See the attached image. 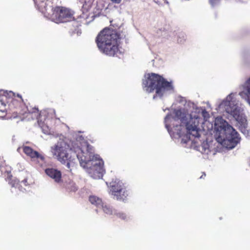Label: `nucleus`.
I'll list each match as a JSON object with an SVG mask.
<instances>
[{
    "instance_id": "nucleus-5",
    "label": "nucleus",
    "mask_w": 250,
    "mask_h": 250,
    "mask_svg": "<svg viewBox=\"0 0 250 250\" xmlns=\"http://www.w3.org/2000/svg\"><path fill=\"white\" fill-rule=\"evenodd\" d=\"M234 96L233 93L229 94L219 104L218 108L219 109L225 110L228 114V118L235 121L241 132L245 134L247 133V119L242 108Z\"/></svg>"
},
{
    "instance_id": "nucleus-14",
    "label": "nucleus",
    "mask_w": 250,
    "mask_h": 250,
    "mask_svg": "<svg viewBox=\"0 0 250 250\" xmlns=\"http://www.w3.org/2000/svg\"><path fill=\"white\" fill-rule=\"evenodd\" d=\"M244 89L246 92L247 101L250 105V77L245 83Z\"/></svg>"
},
{
    "instance_id": "nucleus-3",
    "label": "nucleus",
    "mask_w": 250,
    "mask_h": 250,
    "mask_svg": "<svg viewBox=\"0 0 250 250\" xmlns=\"http://www.w3.org/2000/svg\"><path fill=\"white\" fill-rule=\"evenodd\" d=\"M211 128L216 141L226 148L232 149L239 142L238 132L222 117L215 119Z\"/></svg>"
},
{
    "instance_id": "nucleus-2",
    "label": "nucleus",
    "mask_w": 250,
    "mask_h": 250,
    "mask_svg": "<svg viewBox=\"0 0 250 250\" xmlns=\"http://www.w3.org/2000/svg\"><path fill=\"white\" fill-rule=\"evenodd\" d=\"M53 157L61 164L65 165L71 172L78 166L88 169L91 176L94 179L103 177L104 169V162L99 156L94 154L93 147L86 144V151L81 147L78 143H74L71 146L63 140H60L50 148Z\"/></svg>"
},
{
    "instance_id": "nucleus-10",
    "label": "nucleus",
    "mask_w": 250,
    "mask_h": 250,
    "mask_svg": "<svg viewBox=\"0 0 250 250\" xmlns=\"http://www.w3.org/2000/svg\"><path fill=\"white\" fill-rule=\"evenodd\" d=\"M121 38L120 34L110 27V56L121 58L124 53V49L119 47Z\"/></svg>"
},
{
    "instance_id": "nucleus-1",
    "label": "nucleus",
    "mask_w": 250,
    "mask_h": 250,
    "mask_svg": "<svg viewBox=\"0 0 250 250\" xmlns=\"http://www.w3.org/2000/svg\"><path fill=\"white\" fill-rule=\"evenodd\" d=\"M177 101L183 107L174 109V115L168 113L164 120L165 127L171 138L181 139V143L186 145V146L208 154L213 149L211 146L212 142H208L199 127L209 117L208 113L182 96H178Z\"/></svg>"
},
{
    "instance_id": "nucleus-15",
    "label": "nucleus",
    "mask_w": 250,
    "mask_h": 250,
    "mask_svg": "<svg viewBox=\"0 0 250 250\" xmlns=\"http://www.w3.org/2000/svg\"><path fill=\"white\" fill-rule=\"evenodd\" d=\"M7 180L9 184L13 187H16L19 184V181L16 179H13L12 175H9L7 177Z\"/></svg>"
},
{
    "instance_id": "nucleus-24",
    "label": "nucleus",
    "mask_w": 250,
    "mask_h": 250,
    "mask_svg": "<svg viewBox=\"0 0 250 250\" xmlns=\"http://www.w3.org/2000/svg\"><path fill=\"white\" fill-rule=\"evenodd\" d=\"M42 130H43V132H44V133H45V134H47V133H48V128H47V129H42Z\"/></svg>"
},
{
    "instance_id": "nucleus-7",
    "label": "nucleus",
    "mask_w": 250,
    "mask_h": 250,
    "mask_svg": "<svg viewBox=\"0 0 250 250\" xmlns=\"http://www.w3.org/2000/svg\"><path fill=\"white\" fill-rule=\"evenodd\" d=\"M4 96L6 97L7 95L9 96L8 98V101L7 103H9V106L11 110H16L14 112L17 114H24L27 111L31 112V111L25 106L23 103V100L21 96L19 94L15 96V94L10 91L8 93L7 91L3 92Z\"/></svg>"
},
{
    "instance_id": "nucleus-11",
    "label": "nucleus",
    "mask_w": 250,
    "mask_h": 250,
    "mask_svg": "<svg viewBox=\"0 0 250 250\" xmlns=\"http://www.w3.org/2000/svg\"><path fill=\"white\" fill-rule=\"evenodd\" d=\"M20 148H22L23 152L32 159H39L42 161L44 160V157L42 155L29 146H23L21 147H19L18 149Z\"/></svg>"
},
{
    "instance_id": "nucleus-12",
    "label": "nucleus",
    "mask_w": 250,
    "mask_h": 250,
    "mask_svg": "<svg viewBox=\"0 0 250 250\" xmlns=\"http://www.w3.org/2000/svg\"><path fill=\"white\" fill-rule=\"evenodd\" d=\"M45 173L47 176L53 179L54 181L57 183H60L62 181V172L57 169L47 168L45 169Z\"/></svg>"
},
{
    "instance_id": "nucleus-19",
    "label": "nucleus",
    "mask_w": 250,
    "mask_h": 250,
    "mask_svg": "<svg viewBox=\"0 0 250 250\" xmlns=\"http://www.w3.org/2000/svg\"><path fill=\"white\" fill-rule=\"evenodd\" d=\"M94 0H85V3L88 4V6H91Z\"/></svg>"
},
{
    "instance_id": "nucleus-13",
    "label": "nucleus",
    "mask_w": 250,
    "mask_h": 250,
    "mask_svg": "<svg viewBox=\"0 0 250 250\" xmlns=\"http://www.w3.org/2000/svg\"><path fill=\"white\" fill-rule=\"evenodd\" d=\"M89 201L92 204L97 207L103 206L102 199L96 196H90Z\"/></svg>"
},
{
    "instance_id": "nucleus-6",
    "label": "nucleus",
    "mask_w": 250,
    "mask_h": 250,
    "mask_svg": "<svg viewBox=\"0 0 250 250\" xmlns=\"http://www.w3.org/2000/svg\"><path fill=\"white\" fill-rule=\"evenodd\" d=\"M110 192L114 199L125 203L130 194L126 184L118 178L113 179L110 182Z\"/></svg>"
},
{
    "instance_id": "nucleus-23",
    "label": "nucleus",
    "mask_w": 250,
    "mask_h": 250,
    "mask_svg": "<svg viewBox=\"0 0 250 250\" xmlns=\"http://www.w3.org/2000/svg\"><path fill=\"white\" fill-rule=\"evenodd\" d=\"M21 183H23V184H24V185L25 186H27V185H28V184H27V180L26 179H25L23 180L21 182Z\"/></svg>"
},
{
    "instance_id": "nucleus-17",
    "label": "nucleus",
    "mask_w": 250,
    "mask_h": 250,
    "mask_svg": "<svg viewBox=\"0 0 250 250\" xmlns=\"http://www.w3.org/2000/svg\"><path fill=\"white\" fill-rule=\"evenodd\" d=\"M109 4H108L107 6H105L104 3V1L103 0H99L98 2L97 6L101 8V11L102 12L103 10H105L107 8Z\"/></svg>"
},
{
    "instance_id": "nucleus-9",
    "label": "nucleus",
    "mask_w": 250,
    "mask_h": 250,
    "mask_svg": "<svg viewBox=\"0 0 250 250\" xmlns=\"http://www.w3.org/2000/svg\"><path fill=\"white\" fill-rule=\"evenodd\" d=\"M95 42L102 53L109 54V27H105L98 33Z\"/></svg>"
},
{
    "instance_id": "nucleus-21",
    "label": "nucleus",
    "mask_w": 250,
    "mask_h": 250,
    "mask_svg": "<svg viewBox=\"0 0 250 250\" xmlns=\"http://www.w3.org/2000/svg\"><path fill=\"white\" fill-rule=\"evenodd\" d=\"M101 207H102L103 209L104 212H105L106 213H108L109 210L108 208H107L106 207H104L103 206Z\"/></svg>"
},
{
    "instance_id": "nucleus-16",
    "label": "nucleus",
    "mask_w": 250,
    "mask_h": 250,
    "mask_svg": "<svg viewBox=\"0 0 250 250\" xmlns=\"http://www.w3.org/2000/svg\"><path fill=\"white\" fill-rule=\"evenodd\" d=\"M177 42L178 43H182L186 40V35L184 32H179L178 35Z\"/></svg>"
},
{
    "instance_id": "nucleus-26",
    "label": "nucleus",
    "mask_w": 250,
    "mask_h": 250,
    "mask_svg": "<svg viewBox=\"0 0 250 250\" xmlns=\"http://www.w3.org/2000/svg\"><path fill=\"white\" fill-rule=\"evenodd\" d=\"M110 214L113 213L111 209L110 210Z\"/></svg>"
},
{
    "instance_id": "nucleus-27",
    "label": "nucleus",
    "mask_w": 250,
    "mask_h": 250,
    "mask_svg": "<svg viewBox=\"0 0 250 250\" xmlns=\"http://www.w3.org/2000/svg\"><path fill=\"white\" fill-rule=\"evenodd\" d=\"M203 178V175H202L200 177V179H202V178Z\"/></svg>"
},
{
    "instance_id": "nucleus-8",
    "label": "nucleus",
    "mask_w": 250,
    "mask_h": 250,
    "mask_svg": "<svg viewBox=\"0 0 250 250\" xmlns=\"http://www.w3.org/2000/svg\"><path fill=\"white\" fill-rule=\"evenodd\" d=\"M50 18L56 23L66 22L74 19L73 13L66 7L56 6L53 9Z\"/></svg>"
},
{
    "instance_id": "nucleus-25",
    "label": "nucleus",
    "mask_w": 250,
    "mask_h": 250,
    "mask_svg": "<svg viewBox=\"0 0 250 250\" xmlns=\"http://www.w3.org/2000/svg\"><path fill=\"white\" fill-rule=\"evenodd\" d=\"M112 21H110V26L112 25Z\"/></svg>"
},
{
    "instance_id": "nucleus-22",
    "label": "nucleus",
    "mask_w": 250,
    "mask_h": 250,
    "mask_svg": "<svg viewBox=\"0 0 250 250\" xmlns=\"http://www.w3.org/2000/svg\"><path fill=\"white\" fill-rule=\"evenodd\" d=\"M112 2L119 4L121 2V0H110Z\"/></svg>"
},
{
    "instance_id": "nucleus-28",
    "label": "nucleus",
    "mask_w": 250,
    "mask_h": 250,
    "mask_svg": "<svg viewBox=\"0 0 250 250\" xmlns=\"http://www.w3.org/2000/svg\"><path fill=\"white\" fill-rule=\"evenodd\" d=\"M34 110L35 111V110H38V109H37V108H35L34 109Z\"/></svg>"
},
{
    "instance_id": "nucleus-4",
    "label": "nucleus",
    "mask_w": 250,
    "mask_h": 250,
    "mask_svg": "<svg viewBox=\"0 0 250 250\" xmlns=\"http://www.w3.org/2000/svg\"><path fill=\"white\" fill-rule=\"evenodd\" d=\"M143 80V88L147 93H151L155 90L153 99H162L174 91L172 82L167 81L162 76L151 73L145 75Z\"/></svg>"
},
{
    "instance_id": "nucleus-18",
    "label": "nucleus",
    "mask_w": 250,
    "mask_h": 250,
    "mask_svg": "<svg viewBox=\"0 0 250 250\" xmlns=\"http://www.w3.org/2000/svg\"><path fill=\"white\" fill-rule=\"evenodd\" d=\"M114 214H115L117 217L119 218L124 220H127V217L126 215L123 212H115Z\"/></svg>"
},
{
    "instance_id": "nucleus-20",
    "label": "nucleus",
    "mask_w": 250,
    "mask_h": 250,
    "mask_svg": "<svg viewBox=\"0 0 250 250\" xmlns=\"http://www.w3.org/2000/svg\"><path fill=\"white\" fill-rule=\"evenodd\" d=\"M219 0H209L210 4L214 6L219 1Z\"/></svg>"
}]
</instances>
